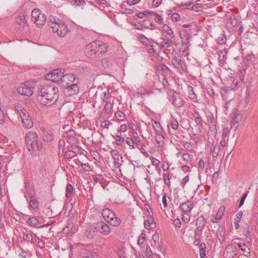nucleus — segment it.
Here are the masks:
<instances>
[{
	"mask_svg": "<svg viewBox=\"0 0 258 258\" xmlns=\"http://www.w3.org/2000/svg\"><path fill=\"white\" fill-rule=\"evenodd\" d=\"M58 89L52 85H42L37 91V100L43 105L51 106L58 98Z\"/></svg>",
	"mask_w": 258,
	"mask_h": 258,
	"instance_id": "nucleus-1",
	"label": "nucleus"
},
{
	"mask_svg": "<svg viewBox=\"0 0 258 258\" xmlns=\"http://www.w3.org/2000/svg\"><path fill=\"white\" fill-rule=\"evenodd\" d=\"M107 51L106 44L100 41H93L89 43L85 48V55L89 57L101 56Z\"/></svg>",
	"mask_w": 258,
	"mask_h": 258,
	"instance_id": "nucleus-2",
	"label": "nucleus"
},
{
	"mask_svg": "<svg viewBox=\"0 0 258 258\" xmlns=\"http://www.w3.org/2000/svg\"><path fill=\"white\" fill-rule=\"evenodd\" d=\"M48 23L52 31L60 37L64 36L68 32L69 29L67 25L56 17L50 16Z\"/></svg>",
	"mask_w": 258,
	"mask_h": 258,
	"instance_id": "nucleus-3",
	"label": "nucleus"
},
{
	"mask_svg": "<svg viewBox=\"0 0 258 258\" xmlns=\"http://www.w3.org/2000/svg\"><path fill=\"white\" fill-rule=\"evenodd\" d=\"M25 142L28 150L31 154H36L42 148L38 143V135L35 132H29L25 136Z\"/></svg>",
	"mask_w": 258,
	"mask_h": 258,
	"instance_id": "nucleus-4",
	"label": "nucleus"
},
{
	"mask_svg": "<svg viewBox=\"0 0 258 258\" xmlns=\"http://www.w3.org/2000/svg\"><path fill=\"white\" fill-rule=\"evenodd\" d=\"M102 215L106 223L114 227H117L121 224V220L116 217L115 213L108 208H105L102 211Z\"/></svg>",
	"mask_w": 258,
	"mask_h": 258,
	"instance_id": "nucleus-5",
	"label": "nucleus"
},
{
	"mask_svg": "<svg viewBox=\"0 0 258 258\" xmlns=\"http://www.w3.org/2000/svg\"><path fill=\"white\" fill-rule=\"evenodd\" d=\"M31 20L37 27L41 28L46 23V16L39 9L36 8L34 9L31 12Z\"/></svg>",
	"mask_w": 258,
	"mask_h": 258,
	"instance_id": "nucleus-6",
	"label": "nucleus"
},
{
	"mask_svg": "<svg viewBox=\"0 0 258 258\" xmlns=\"http://www.w3.org/2000/svg\"><path fill=\"white\" fill-rule=\"evenodd\" d=\"M19 112L24 127L27 129L32 128L33 126V122L28 111L22 109Z\"/></svg>",
	"mask_w": 258,
	"mask_h": 258,
	"instance_id": "nucleus-7",
	"label": "nucleus"
},
{
	"mask_svg": "<svg viewBox=\"0 0 258 258\" xmlns=\"http://www.w3.org/2000/svg\"><path fill=\"white\" fill-rule=\"evenodd\" d=\"M63 73H62L59 69L53 70L50 73L47 74L46 78L51 80L52 82L60 84Z\"/></svg>",
	"mask_w": 258,
	"mask_h": 258,
	"instance_id": "nucleus-8",
	"label": "nucleus"
},
{
	"mask_svg": "<svg viewBox=\"0 0 258 258\" xmlns=\"http://www.w3.org/2000/svg\"><path fill=\"white\" fill-rule=\"evenodd\" d=\"M179 35L181 39V42L182 47L184 49H187L190 45L189 40L191 38V35L187 32L186 30L182 29L179 31Z\"/></svg>",
	"mask_w": 258,
	"mask_h": 258,
	"instance_id": "nucleus-9",
	"label": "nucleus"
},
{
	"mask_svg": "<svg viewBox=\"0 0 258 258\" xmlns=\"http://www.w3.org/2000/svg\"><path fill=\"white\" fill-rule=\"evenodd\" d=\"M242 119V114L238 112V110L235 109L233 112L231 122V128L236 131L238 128L239 123L241 122Z\"/></svg>",
	"mask_w": 258,
	"mask_h": 258,
	"instance_id": "nucleus-10",
	"label": "nucleus"
},
{
	"mask_svg": "<svg viewBox=\"0 0 258 258\" xmlns=\"http://www.w3.org/2000/svg\"><path fill=\"white\" fill-rule=\"evenodd\" d=\"M77 82H78V80L76 79L74 74H66L63 75L60 84L64 87L66 86L72 85Z\"/></svg>",
	"mask_w": 258,
	"mask_h": 258,
	"instance_id": "nucleus-11",
	"label": "nucleus"
},
{
	"mask_svg": "<svg viewBox=\"0 0 258 258\" xmlns=\"http://www.w3.org/2000/svg\"><path fill=\"white\" fill-rule=\"evenodd\" d=\"M29 83L26 82L23 86H20L17 88V92L19 94L30 96L33 94V90L28 85Z\"/></svg>",
	"mask_w": 258,
	"mask_h": 258,
	"instance_id": "nucleus-12",
	"label": "nucleus"
},
{
	"mask_svg": "<svg viewBox=\"0 0 258 258\" xmlns=\"http://www.w3.org/2000/svg\"><path fill=\"white\" fill-rule=\"evenodd\" d=\"M98 231L103 235H108L111 232V228L109 226L104 222L101 221L98 222L97 224Z\"/></svg>",
	"mask_w": 258,
	"mask_h": 258,
	"instance_id": "nucleus-13",
	"label": "nucleus"
},
{
	"mask_svg": "<svg viewBox=\"0 0 258 258\" xmlns=\"http://www.w3.org/2000/svg\"><path fill=\"white\" fill-rule=\"evenodd\" d=\"M148 53L151 56H154L158 54L161 51V48L158 43L154 42V44L151 42L147 46Z\"/></svg>",
	"mask_w": 258,
	"mask_h": 258,
	"instance_id": "nucleus-14",
	"label": "nucleus"
},
{
	"mask_svg": "<svg viewBox=\"0 0 258 258\" xmlns=\"http://www.w3.org/2000/svg\"><path fill=\"white\" fill-rule=\"evenodd\" d=\"M66 138L67 142L71 144H75L78 142L76 134L73 130H70L66 133Z\"/></svg>",
	"mask_w": 258,
	"mask_h": 258,
	"instance_id": "nucleus-15",
	"label": "nucleus"
},
{
	"mask_svg": "<svg viewBox=\"0 0 258 258\" xmlns=\"http://www.w3.org/2000/svg\"><path fill=\"white\" fill-rule=\"evenodd\" d=\"M16 27L20 30L25 29L27 27V22L23 15H19L16 19Z\"/></svg>",
	"mask_w": 258,
	"mask_h": 258,
	"instance_id": "nucleus-16",
	"label": "nucleus"
},
{
	"mask_svg": "<svg viewBox=\"0 0 258 258\" xmlns=\"http://www.w3.org/2000/svg\"><path fill=\"white\" fill-rule=\"evenodd\" d=\"M78 82H77L72 85H68L64 87L65 88V92L67 93L68 96H72L79 92V89L77 85Z\"/></svg>",
	"mask_w": 258,
	"mask_h": 258,
	"instance_id": "nucleus-17",
	"label": "nucleus"
},
{
	"mask_svg": "<svg viewBox=\"0 0 258 258\" xmlns=\"http://www.w3.org/2000/svg\"><path fill=\"white\" fill-rule=\"evenodd\" d=\"M172 104L176 107H181L185 104V101L179 94H174L172 96Z\"/></svg>",
	"mask_w": 258,
	"mask_h": 258,
	"instance_id": "nucleus-18",
	"label": "nucleus"
},
{
	"mask_svg": "<svg viewBox=\"0 0 258 258\" xmlns=\"http://www.w3.org/2000/svg\"><path fill=\"white\" fill-rule=\"evenodd\" d=\"M161 40L162 41L159 43L161 49L170 47L171 46V43L175 41V40L171 39V38L167 37V36L165 37L162 36Z\"/></svg>",
	"mask_w": 258,
	"mask_h": 258,
	"instance_id": "nucleus-19",
	"label": "nucleus"
},
{
	"mask_svg": "<svg viewBox=\"0 0 258 258\" xmlns=\"http://www.w3.org/2000/svg\"><path fill=\"white\" fill-rule=\"evenodd\" d=\"M225 212V207L221 206L219 208L215 217H213L211 220V222L213 223H218L222 218Z\"/></svg>",
	"mask_w": 258,
	"mask_h": 258,
	"instance_id": "nucleus-20",
	"label": "nucleus"
},
{
	"mask_svg": "<svg viewBox=\"0 0 258 258\" xmlns=\"http://www.w3.org/2000/svg\"><path fill=\"white\" fill-rule=\"evenodd\" d=\"M194 207V204L192 201H187L183 203L180 206L179 209L183 213L190 212Z\"/></svg>",
	"mask_w": 258,
	"mask_h": 258,
	"instance_id": "nucleus-21",
	"label": "nucleus"
},
{
	"mask_svg": "<svg viewBox=\"0 0 258 258\" xmlns=\"http://www.w3.org/2000/svg\"><path fill=\"white\" fill-rule=\"evenodd\" d=\"M101 100L105 103L107 102H112L114 98L111 96L110 93L109 92L108 90L103 91L100 95Z\"/></svg>",
	"mask_w": 258,
	"mask_h": 258,
	"instance_id": "nucleus-22",
	"label": "nucleus"
},
{
	"mask_svg": "<svg viewBox=\"0 0 258 258\" xmlns=\"http://www.w3.org/2000/svg\"><path fill=\"white\" fill-rule=\"evenodd\" d=\"M97 63L98 66H101L105 69H110L112 67V62L108 58H103L101 61L98 60Z\"/></svg>",
	"mask_w": 258,
	"mask_h": 258,
	"instance_id": "nucleus-23",
	"label": "nucleus"
},
{
	"mask_svg": "<svg viewBox=\"0 0 258 258\" xmlns=\"http://www.w3.org/2000/svg\"><path fill=\"white\" fill-rule=\"evenodd\" d=\"M205 219L204 216H201L200 217H199L197 220L196 223V225L197 226V229L198 231H199V233H201L202 229H204L205 226Z\"/></svg>",
	"mask_w": 258,
	"mask_h": 258,
	"instance_id": "nucleus-24",
	"label": "nucleus"
},
{
	"mask_svg": "<svg viewBox=\"0 0 258 258\" xmlns=\"http://www.w3.org/2000/svg\"><path fill=\"white\" fill-rule=\"evenodd\" d=\"M233 250L234 248L232 246L226 247L223 253L224 258H233L235 255Z\"/></svg>",
	"mask_w": 258,
	"mask_h": 258,
	"instance_id": "nucleus-25",
	"label": "nucleus"
},
{
	"mask_svg": "<svg viewBox=\"0 0 258 258\" xmlns=\"http://www.w3.org/2000/svg\"><path fill=\"white\" fill-rule=\"evenodd\" d=\"M114 100H112V102H107L105 104L104 106V110L106 114H108L109 116L112 114L113 111Z\"/></svg>",
	"mask_w": 258,
	"mask_h": 258,
	"instance_id": "nucleus-26",
	"label": "nucleus"
},
{
	"mask_svg": "<svg viewBox=\"0 0 258 258\" xmlns=\"http://www.w3.org/2000/svg\"><path fill=\"white\" fill-rule=\"evenodd\" d=\"M162 29L164 31L167 33V37H170L171 39L175 40V37L172 29L167 25H164L162 27Z\"/></svg>",
	"mask_w": 258,
	"mask_h": 258,
	"instance_id": "nucleus-27",
	"label": "nucleus"
},
{
	"mask_svg": "<svg viewBox=\"0 0 258 258\" xmlns=\"http://www.w3.org/2000/svg\"><path fill=\"white\" fill-rule=\"evenodd\" d=\"M29 205L32 209H37L39 206V203L37 199L34 196H31L30 197Z\"/></svg>",
	"mask_w": 258,
	"mask_h": 258,
	"instance_id": "nucleus-28",
	"label": "nucleus"
},
{
	"mask_svg": "<svg viewBox=\"0 0 258 258\" xmlns=\"http://www.w3.org/2000/svg\"><path fill=\"white\" fill-rule=\"evenodd\" d=\"M141 26L144 28H149L150 29H155L154 23L149 20H145L143 21L141 24Z\"/></svg>",
	"mask_w": 258,
	"mask_h": 258,
	"instance_id": "nucleus-29",
	"label": "nucleus"
},
{
	"mask_svg": "<svg viewBox=\"0 0 258 258\" xmlns=\"http://www.w3.org/2000/svg\"><path fill=\"white\" fill-rule=\"evenodd\" d=\"M150 16L152 17H153L155 21L158 23H162L163 22V16L161 15L157 14L152 11H150Z\"/></svg>",
	"mask_w": 258,
	"mask_h": 258,
	"instance_id": "nucleus-30",
	"label": "nucleus"
},
{
	"mask_svg": "<svg viewBox=\"0 0 258 258\" xmlns=\"http://www.w3.org/2000/svg\"><path fill=\"white\" fill-rule=\"evenodd\" d=\"M242 218V211H239L236 215L235 218L234 220V225L236 229H238L239 228V223L241 221Z\"/></svg>",
	"mask_w": 258,
	"mask_h": 258,
	"instance_id": "nucleus-31",
	"label": "nucleus"
},
{
	"mask_svg": "<svg viewBox=\"0 0 258 258\" xmlns=\"http://www.w3.org/2000/svg\"><path fill=\"white\" fill-rule=\"evenodd\" d=\"M169 126L173 130H177L179 127V124L176 118L171 116V118L170 121V123L168 125V127L169 129Z\"/></svg>",
	"mask_w": 258,
	"mask_h": 258,
	"instance_id": "nucleus-32",
	"label": "nucleus"
},
{
	"mask_svg": "<svg viewBox=\"0 0 258 258\" xmlns=\"http://www.w3.org/2000/svg\"><path fill=\"white\" fill-rule=\"evenodd\" d=\"M252 93V89L251 88L247 87L245 92V103L246 104L250 102Z\"/></svg>",
	"mask_w": 258,
	"mask_h": 258,
	"instance_id": "nucleus-33",
	"label": "nucleus"
},
{
	"mask_svg": "<svg viewBox=\"0 0 258 258\" xmlns=\"http://www.w3.org/2000/svg\"><path fill=\"white\" fill-rule=\"evenodd\" d=\"M252 230V228H250L249 226H247L246 228H245V233L244 234V236L246 238V242L248 243V244H250L251 242V236L250 235V231Z\"/></svg>",
	"mask_w": 258,
	"mask_h": 258,
	"instance_id": "nucleus-34",
	"label": "nucleus"
},
{
	"mask_svg": "<svg viewBox=\"0 0 258 258\" xmlns=\"http://www.w3.org/2000/svg\"><path fill=\"white\" fill-rule=\"evenodd\" d=\"M138 39L139 41L144 45H146L147 46L150 43H151L149 39L147 38L145 35L142 34V35H139Z\"/></svg>",
	"mask_w": 258,
	"mask_h": 258,
	"instance_id": "nucleus-35",
	"label": "nucleus"
},
{
	"mask_svg": "<svg viewBox=\"0 0 258 258\" xmlns=\"http://www.w3.org/2000/svg\"><path fill=\"white\" fill-rule=\"evenodd\" d=\"M86 2L85 0H73L71 1V5L72 6L80 7L82 6V9H84V7L86 5Z\"/></svg>",
	"mask_w": 258,
	"mask_h": 258,
	"instance_id": "nucleus-36",
	"label": "nucleus"
},
{
	"mask_svg": "<svg viewBox=\"0 0 258 258\" xmlns=\"http://www.w3.org/2000/svg\"><path fill=\"white\" fill-rule=\"evenodd\" d=\"M250 246H251V243H250V244H248V243L246 244L245 243H243V247H244V248H243V255L246 256L250 255Z\"/></svg>",
	"mask_w": 258,
	"mask_h": 258,
	"instance_id": "nucleus-37",
	"label": "nucleus"
},
{
	"mask_svg": "<svg viewBox=\"0 0 258 258\" xmlns=\"http://www.w3.org/2000/svg\"><path fill=\"white\" fill-rule=\"evenodd\" d=\"M163 178L164 184L169 187L171 185L170 179L171 178L169 173H163Z\"/></svg>",
	"mask_w": 258,
	"mask_h": 258,
	"instance_id": "nucleus-38",
	"label": "nucleus"
},
{
	"mask_svg": "<svg viewBox=\"0 0 258 258\" xmlns=\"http://www.w3.org/2000/svg\"><path fill=\"white\" fill-rule=\"evenodd\" d=\"M125 142L127 144V145L129 146V148L130 149H133L135 148V143L136 142L134 141V139L130 137H127L126 139L125 140Z\"/></svg>",
	"mask_w": 258,
	"mask_h": 258,
	"instance_id": "nucleus-39",
	"label": "nucleus"
},
{
	"mask_svg": "<svg viewBox=\"0 0 258 258\" xmlns=\"http://www.w3.org/2000/svg\"><path fill=\"white\" fill-rule=\"evenodd\" d=\"M73 190L74 188L72 184L70 183H68L67 185L66 193V196L67 198H70L71 197L73 194Z\"/></svg>",
	"mask_w": 258,
	"mask_h": 258,
	"instance_id": "nucleus-40",
	"label": "nucleus"
},
{
	"mask_svg": "<svg viewBox=\"0 0 258 258\" xmlns=\"http://www.w3.org/2000/svg\"><path fill=\"white\" fill-rule=\"evenodd\" d=\"M42 137L43 140L47 142L51 141L53 139L52 134L47 132H44Z\"/></svg>",
	"mask_w": 258,
	"mask_h": 258,
	"instance_id": "nucleus-41",
	"label": "nucleus"
},
{
	"mask_svg": "<svg viewBox=\"0 0 258 258\" xmlns=\"http://www.w3.org/2000/svg\"><path fill=\"white\" fill-rule=\"evenodd\" d=\"M28 223L30 225L35 226L39 224V221L37 218L35 217H32L29 218Z\"/></svg>",
	"mask_w": 258,
	"mask_h": 258,
	"instance_id": "nucleus-42",
	"label": "nucleus"
},
{
	"mask_svg": "<svg viewBox=\"0 0 258 258\" xmlns=\"http://www.w3.org/2000/svg\"><path fill=\"white\" fill-rule=\"evenodd\" d=\"M182 60L181 59V58L179 56H175L172 59V64L176 68H179V63L181 62Z\"/></svg>",
	"mask_w": 258,
	"mask_h": 258,
	"instance_id": "nucleus-43",
	"label": "nucleus"
},
{
	"mask_svg": "<svg viewBox=\"0 0 258 258\" xmlns=\"http://www.w3.org/2000/svg\"><path fill=\"white\" fill-rule=\"evenodd\" d=\"M188 97L192 100H196L197 99L196 94L194 91L193 88L191 86L188 87Z\"/></svg>",
	"mask_w": 258,
	"mask_h": 258,
	"instance_id": "nucleus-44",
	"label": "nucleus"
},
{
	"mask_svg": "<svg viewBox=\"0 0 258 258\" xmlns=\"http://www.w3.org/2000/svg\"><path fill=\"white\" fill-rule=\"evenodd\" d=\"M194 117L197 124L201 125L202 123V117L197 111L194 112Z\"/></svg>",
	"mask_w": 258,
	"mask_h": 258,
	"instance_id": "nucleus-45",
	"label": "nucleus"
},
{
	"mask_svg": "<svg viewBox=\"0 0 258 258\" xmlns=\"http://www.w3.org/2000/svg\"><path fill=\"white\" fill-rule=\"evenodd\" d=\"M130 138L134 139V141L137 142V143H140L141 142V139L140 137L138 136V133L137 132L134 130L133 132L131 134H130Z\"/></svg>",
	"mask_w": 258,
	"mask_h": 258,
	"instance_id": "nucleus-46",
	"label": "nucleus"
},
{
	"mask_svg": "<svg viewBox=\"0 0 258 258\" xmlns=\"http://www.w3.org/2000/svg\"><path fill=\"white\" fill-rule=\"evenodd\" d=\"M23 240L28 243H32L33 242V236L31 234L24 233L23 237Z\"/></svg>",
	"mask_w": 258,
	"mask_h": 258,
	"instance_id": "nucleus-47",
	"label": "nucleus"
},
{
	"mask_svg": "<svg viewBox=\"0 0 258 258\" xmlns=\"http://www.w3.org/2000/svg\"><path fill=\"white\" fill-rule=\"evenodd\" d=\"M135 148L138 149L140 152L144 154V155L146 156L147 155V152L146 151V150L144 149V148L141 145V142L140 143H135Z\"/></svg>",
	"mask_w": 258,
	"mask_h": 258,
	"instance_id": "nucleus-48",
	"label": "nucleus"
},
{
	"mask_svg": "<svg viewBox=\"0 0 258 258\" xmlns=\"http://www.w3.org/2000/svg\"><path fill=\"white\" fill-rule=\"evenodd\" d=\"M205 162L202 159H200L198 162V172L199 173H202L205 168Z\"/></svg>",
	"mask_w": 258,
	"mask_h": 258,
	"instance_id": "nucleus-49",
	"label": "nucleus"
},
{
	"mask_svg": "<svg viewBox=\"0 0 258 258\" xmlns=\"http://www.w3.org/2000/svg\"><path fill=\"white\" fill-rule=\"evenodd\" d=\"M230 80L232 81V83L231 85V88L232 90H235L237 89L240 81H242L241 79H239V80H235L234 79L232 80L231 79Z\"/></svg>",
	"mask_w": 258,
	"mask_h": 258,
	"instance_id": "nucleus-50",
	"label": "nucleus"
},
{
	"mask_svg": "<svg viewBox=\"0 0 258 258\" xmlns=\"http://www.w3.org/2000/svg\"><path fill=\"white\" fill-rule=\"evenodd\" d=\"M230 133V128L228 127H224L223 129L222 137L223 139H227Z\"/></svg>",
	"mask_w": 258,
	"mask_h": 258,
	"instance_id": "nucleus-51",
	"label": "nucleus"
},
{
	"mask_svg": "<svg viewBox=\"0 0 258 258\" xmlns=\"http://www.w3.org/2000/svg\"><path fill=\"white\" fill-rule=\"evenodd\" d=\"M203 9V7H202V5L201 4H196L194 5H193L192 7H191V10L195 11V12H201L202 11Z\"/></svg>",
	"mask_w": 258,
	"mask_h": 258,
	"instance_id": "nucleus-52",
	"label": "nucleus"
},
{
	"mask_svg": "<svg viewBox=\"0 0 258 258\" xmlns=\"http://www.w3.org/2000/svg\"><path fill=\"white\" fill-rule=\"evenodd\" d=\"M115 117L120 120H123L125 117V114L121 111H118L115 113Z\"/></svg>",
	"mask_w": 258,
	"mask_h": 258,
	"instance_id": "nucleus-53",
	"label": "nucleus"
},
{
	"mask_svg": "<svg viewBox=\"0 0 258 258\" xmlns=\"http://www.w3.org/2000/svg\"><path fill=\"white\" fill-rule=\"evenodd\" d=\"M225 229L223 227H220L217 231V235L220 239L219 237H223L225 235Z\"/></svg>",
	"mask_w": 258,
	"mask_h": 258,
	"instance_id": "nucleus-54",
	"label": "nucleus"
},
{
	"mask_svg": "<svg viewBox=\"0 0 258 258\" xmlns=\"http://www.w3.org/2000/svg\"><path fill=\"white\" fill-rule=\"evenodd\" d=\"M221 150V149H219V148H217L216 147H214L213 149L211 148L210 151L212 152V157L213 158H216L218 156L219 154V151Z\"/></svg>",
	"mask_w": 258,
	"mask_h": 258,
	"instance_id": "nucleus-55",
	"label": "nucleus"
},
{
	"mask_svg": "<svg viewBox=\"0 0 258 258\" xmlns=\"http://www.w3.org/2000/svg\"><path fill=\"white\" fill-rule=\"evenodd\" d=\"M150 11H144L142 13H139L136 16L140 19H143L144 18L145 16H150Z\"/></svg>",
	"mask_w": 258,
	"mask_h": 258,
	"instance_id": "nucleus-56",
	"label": "nucleus"
},
{
	"mask_svg": "<svg viewBox=\"0 0 258 258\" xmlns=\"http://www.w3.org/2000/svg\"><path fill=\"white\" fill-rule=\"evenodd\" d=\"M146 238V234L144 233H142L140 235V236L138 238V244L139 245L142 244L144 243Z\"/></svg>",
	"mask_w": 258,
	"mask_h": 258,
	"instance_id": "nucleus-57",
	"label": "nucleus"
},
{
	"mask_svg": "<svg viewBox=\"0 0 258 258\" xmlns=\"http://www.w3.org/2000/svg\"><path fill=\"white\" fill-rule=\"evenodd\" d=\"M76 153L73 151H68L64 153V156L66 158L69 159V158H73Z\"/></svg>",
	"mask_w": 258,
	"mask_h": 258,
	"instance_id": "nucleus-58",
	"label": "nucleus"
},
{
	"mask_svg": "<svg viewBox=\"0 0 258 258\" xmlns=\"http://www.w3.org/2000/svg\"><path fill=\"white\" fill-rule=\"evenodd\" d=\"M232 244L237 245L238 247H239L241 249H242L241 247V239L240 238H234L232 240Z\"/></svg>",
	"mask_w": 258,
	"mask_h": 258,
	"instance_id": "nucleus-59",
	"label": "nucleus"
},
{
	"mask_svg": "<svg viewBox=\"0 0 258 258\" xmlns=\"http://www.w3.org/2000/svg\"><path fill=\"white\" fill-rule=\"evenodd\" d=\"M254 58V55L252 53L247 54L246 55V56L244 57V58L243 59V62H249L251 61Z\"/></svg>",
	"mask_w": 258,
	"mask_h": 258,
	"instance_id": "nucleus-60",
	"label": "nucleus"
},
{
	"mask_svg": "<svg viewBox=\"0 0 258 258\" xmlns=\"http://www.w3.org/2000/svg\"><path fill=\"white\" fill-rule=\"evenodd\" d=\"M171 18L173 21L178 22L180 19V16L177 13H174L172 14Z\"/></svg>",
	"mask_w": 258,
	"mask_h": 258,
	"instance_id": "nucleus-61",
	"label": "nucleus"
},
{
	"mask_svg": "<svg viewBox=\"0 0 258 258\" xmlns=\"http://www.w3.org/2000/svg\"><path fill=\"white\" fill-rule=\"evenodd\" d=\"M125 139L124 138H120L116 139L115 144L118 146H122L124 145Z\"/></svg>",
	"mask_w": 258,
	"mask_h": 258,
	"instance_id": "nucleus-62",
	"label": "nucleus"
},
{
	"mask_svg": "<svg viewBox=\"0 0 258 258\" xmlns=\"http://www.w3.org/2000/svg\"><path fill=\"white\" fill-rule=\"evenodd\" d=\"M112 123L110 122V121L108 120H105L104 121H102L100 123V126L101 127L108 128L109 126Z\"/></svg>",
	"mask_w": 258,
	"mask_h": 258,
	"instance_id": "nucleus-63",
	"label": "nucleus"
},
{
	"mask_svg": "<svg viewBox=\"0 0 258 258\" xmlns=\"http://www.w3.org/2000/svg\"><path fill=\"white\" fill-rule=\"evenodd\" d=\"M196 234L195 235V241L194 242V243L196 245H199L200 244V239L199 238V236H198L199 234V231H196Z\"/></svg>",
	"mask_w": 258,
	"mask_h": 258,
	"instance_id": "nucleus-64",
	"label": "nucleus"
}]
</instances>
